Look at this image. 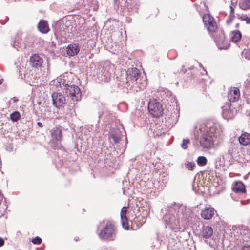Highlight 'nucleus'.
<instances>
[{"mask_svg":"<svg viewBox=\"0 0 250 250\" xmlns=\"http://www.w3.org/2000/svg\"><path fill=\"white\" fill-rule=\"evenodd\" d=\"M190 141L188 139H184L181 144V147L184 149H186L188 148V145L190 143Z\"/></svg>","mask_w":250,"mask_h":250,"instance_id":"obj_30","label":"nucleus"},{"mask_svg":"<svg viewBox=\"0 0 250 250\" xmlns=\"http://www.w3.org/2000/svg\"><path fill=\"white\" fill-rule=\"evenodd\" d=\"M245 56L247 59L250 60V48L248 49L245 51Z\"/></svg>","mask_w":250,"mask_h":250,"instance_id":"obj_34","label":"nucleus"},{"mask_svg":"<svg viewBox=\"0 0 250 250\" xmlns=\"http://www.w3.org/2000/svg\"><path fill=\"white\" fill-rule=\"evenodd\" d=\"M51 137L52 142H61L62 139V130L58 127H54L51 130Z\"/></svg>","mask_w":250,"mask_h":250,"instance_id":"obj_15","label":"nucleus"},{"mask_svg":"<svg viewBox=\"0 0 250 250\" xmlns=\"http://www.w3.org/2000/svg\"><path fill=\"white\" fill-rule=\"evenodd\" d=\"M231 105V104H229L228 106L223 107V117L227 120L233 118L234 116L233 112L230 107Z\"/></svg>","mask_w":250,"mask_h":250,"instance_id":"obj_18","label":"nucleus"},{"mask_svg":"<svg viewBox=\"0 0 250 250\" xmlns=\"http://www.w3.org/2000/svg\"><path fill=\"white\" fill-rule=\"evenodd\" d=\"M239 143L244 146L250 145V133L244 132L238 138Z\"/></svg>","mask_w":250,"mask_h":250,"instance_id":"obj_19","label":"nucleus"},{"mask_svg":"<svg viewBox=\"0 0 250 250\" xmlns=\"http://www.w3.org/2000/svg\"><path fill=\"white\" fill-rule=\"evenodd\" d=\"M239 145L237 143L231 142L229 144V146L227 150V154L231 158L238 155L240 153Z\"/></svg>","mask_w":250,"mask_h":250,"instance_id":"obj_12","label":"nucleus"},{"mask_svg":"<svg viewBox=\"0 0 250 250\" xmlns=\"http://www.w3.org/2000/svg\"><path fill=\"white\" fill-rule=\"evenodd\" d=\"M130 75V79L132 81V83L138 80L140 77V71L136 68H132L131 70H129Z\"/></svg>","mask_w":250,"mask_h":250,"instance_id":"obj_21","label":"nucleus"},{"mask_svg":"<svg viewBox=\"0 0 250 250\" xmlns=\"http://www.w3.org/2000/svg\"><path fill=\"white\" fill-rule=\"evenodd\" d=\"M218 129L214 125L210 126L206 132L200 137V146L205 149H210L214 147V141L217 137Z\"/></svg>","mask_w":250,"mask_h":250,"instance_id":"obj_1","label":"nucleus"},{"mask_svg":"<svg viewBox=\"0 0 250 250\" xmlns=\"http://www.w3.org/2000/svg\"><path fill=\"white\" fill-rule=\"evenodd\" d=\"M202 20L205 26L209 32H216L217 31V23L213 16L210 14H204L202 17Z\"/></svg>","mask_w":250,"mask_h":250,"instance_id":"obj_4","label":"nucleus"},{"mask_svg":"<svg viewBox=\"0 0 250 250\" xmlns=\"http://www.w3.org/2000/svg\"><path fill=\"white\" fill-rule=\"evenodd\" d=\"M53 104L58 108L63 107L66 99L64 95L59 92H54L52 94Z\"/></svg>","mask_w":250,"mask_h":250,"instance_id":"obj_6","label":"nucleus"},{"mask_svg":"<svg viewBox=\"0 0 250 250\" xmlns=\"http://www.w3.org/2000/svg\"><path fill=\"white\" fill-rule=\"evenodd\" d=\"M10 118L13 122H17L21 118L19 112L15 111L10 115Z\"/></svg>","mask_w":250,"mask_h":250,"instance_id":"obj_27","label":"nucleus"},{"mask_svg":"<svg viewBox=\"0 0 250 250\" xmlns=\"http://www.w3.org/2000/svg\"><path fill=\"white\" fill-rule=\"evenodd\" d=\"M80 51V47L78 44H69L67 46V54L70 56H74L77 55Z\"/></svg>","mask_w":250,"mask_h":250,"instance_id":"obj_20","label":"nucleus"},{"mask_svg":"<svg viewBox=\"0 0 250 250\" xmlns=\"http://www.w3.org/2000/svg\"><path fill=\"white\" fill-rule=\"evenodd\" d=\"M136 84L138 85V87L140 90L144 89L147 84V81L143 79V77L138 79V80L136 81Z\"/></svg>","mask_w":250,"mask_h":250,"instance_id":"obj_23","label":"nucleus"},{"mask_svg":"<svg viewBox=\"0 0 250 250\" xmlns=\"http://www.w3.org/2000/svg\"><path fill=\"white\" fill-rule=\"evenodd\" d=\"M150 113L154 117L162 116L163 108L162 104L156 100H151L148 105Z\"/></svg>","mask_w":250,"mask_h":250,"instance_id":"obj_3","label":"nucleus"},{"mask_svg":"<svg viewBox=\"0 0 250 250\" xmlns=\"http://www.w3.org/2000/svg\"><path fill=\"white\" fill-rule=\"evenodd\" d=\"M31 241L34 244H40L42 240L40 237L37 236L35 238H33Z\"/></svg>","mask_w":250,"mask_h":250,"instance_id":"obj_33","label":"nucleus"},{"mask_svg":"<svg viewBox=\"0 0 250 250\" xmlns=\"http://www.w3.org/2000/svg\"><path fill=\"white\" fill-rule=\"evenodd\" d=\"M217 34L214 37V40L221 49H227L230 46L229 41L226 39L225 33L223 30L217 31Z\"/></svg>","mask_w":250,"mask_h":250,"instance_id":"obj_5","label":"nucleus"},{"mask_svg":"<svg viewBox=\"0 0 250 250\" xmlns=\"http://www.w3.org/2000/svg\"><path fill=\"white\" fill-rule=\"evenodd\" d=\"M166 217V222L170 225L172 229L175 231H180L182 229L179 220L176 219L175 216L167 215Z\"/></svg>","mask_w":250,"mask_h":250,"instance_id":"obj_9","label":"nucleus"},{"mask_svg":"<svg viewBox=\"0 0 250 250\" xmlns=\"http://www.w3.org/2000/svg\"><path fill=\"white\" fill-rule=\"evenodd\" d=\"M213 234V229L209 226H204L201 232V236L205 239L210 238Z\"/></svg>","mask_w":250,"mask_h":250,"instance_id":"obj_17","label":"nucleus"},{"mask_svg":"<svg viewBox=\"0 0 250 250\" xmlns=\"http://www.w3.org/2000/svg\"><path fill=\"white\" fill-rule=\"evenodd\" d=\"M37 125L40 127H43V125L41 123V122H38L37 123Z\"/></svg>","mask_w":250,"mask_h":250,"instance_id":"obj_37","label":"nucleus"},{"mask_svg":"<svg viewBox=\"0 0 250 250\" xmlns=\"http://www.w3.org/2000/svg\"><path fill=\"white\" fill-rule=\"evenodd\" d=\"M240 98V91L236 87H231L228 92V100L231 102L238 101Z\"/></svg>","mask_w":250,"mask_h":250,"instance_id":"obj_8","label":"nucleus"},{"mask_svg":"<svg viewBox=\"0 0 250 250\" xmlns=\"http://www.w3.org/2000/svg\"><path fill=\"white\" fill-rule=\"evenodd\" d=\"M238 19L241 21H246L247 24H250V17H249L246 14H243L241 16L238 17Z\"/></svg>","mask_w":250,"mask_h":250,"instance_id":"obj_29","label":"nucleus"},{"mask_svg":"<svg viewBox=\"0 0 250 250\" xmlns=\"http://www.w3.org/2000/svg\"><path fill=\"white\" fill-rule=\"evenodd\" d=\"M215 210L210 207H206V208L201 210V216L205 220H209L211 219L214 215Z\"/></svg>","mask_w":250,"mask_h":250,"instance_id":"obj_14","label":"nucleus"},{"mask_svg":"<svg viewBox=\"0 0 250 250\" xmlns=\"http://www.w3.org/2000/svg\"><path fill=\"white\" fill-rule=\"evenodd\" d=\"M241 250H250V245L244 246Z\"/></svg>","mask_w":250,"mask_h":250,"instance_id":"obj_35","label":"nucleus"},{"mask_svg":"<svg viewBox=\"0 0 250 250\" xmlns=\"http://www.w3.org/2000/svg\"><path fill=\"white\" fill-rule=\"evenodd\" d=\"M239 26H240V24L239 23H237V24H236L235 27L237 28H238L239 27Z\"/></svg>","mask_w":250,"mask_h":250,"instance_id":"obj_40","label":"nucleus"},{"mask_svg":"<svg viewBox=\"0 0 250 250\" xmlns=\"http://www.w3.org/2000/svg\"><path fill=\"white\" fill-rule=\"evenodd\" d=\"M110 138L115 143H119L120 140V138L114 134H111Z\"/></svg>","mask_w":250,"mask_h":250,"instance_id":"obj_32","label":"nucleus"},{"mask_svg":"<svg viewBox=\"0 0 250 250\" xmlns=\"http://www.w3.org/2000/svg\"><path fill=\"white\" fill-rule=\"evenodd\" d=\"M207 159L205 156H199L197 159V163L199 166H204L207 164Z\"/></svg>","mask_w":250,"mask_h":250,"instance_id":"obj_28","label":"nucleus"},{"mask_svg":"<svg viewBox=\"0 0 250 250\" xmlns=\"http://www.w3.org/2000/svg\"><path fill=\"white\" fill-rule=\"evenodd\" d=\"M139 216L135 217L131 222L132 228L133 229H136L142 225L141 223H138L137 222L139 221Z\"/></svg>","mask_w":250,"mask_h":250,"instance_id":"obj_26","label":"nucleus"},{"mask_svg":"<svg viewBox=\"0 0 250 250\" xmlns=\"http://www.w3.org/2000/svg\"><path fill=\"white\" fill-rule=\"evenodd\" d=\"M43 63V59L38 54H34L30 57L29 64L32 68L38 69L41 68Z\"/></svg>","mask_w":250,"mask_h":250,"instance_id":"obj_7","label":"nucleus"},{"mask_svg":"<svg viewBox=\"0 0 250 250\" xmlns=\"http://www.w3.org/2000/svg\"><path fill=\"white\" fill-rule=\"evenodd\" d=\"M70 96L73 100L77 101L81 96V91L79 87L75 85H69L67 88Z\"/></svg>","mask_w":250,"mask_h":250,"instance_id":"obj_10","label":"nucleus"},{"mask_svg":"<svg viewBox=\"0 0 250 250\" xmlns=\"http://www.w3.org/2000/svg\"><path fill=\"white\" fill-rule=\"evenodd\" d=\"M230 12L226 22L228 24H230L235 18L234 9L232 6H230Z\"/></svg>","mask_w":250,"mask_h":250,"instance_id":"obj_25","label":"nucleus"},{"mask_svg":"<svg viewBox=\"0 0 250 250\" xmlns=\"http://www.w3.org/2000/svg\"><path fill=\"white\" fill-rule=\"evenodd\" d=\"M117 233V229L115 225L108 221L100 230L98 236L103 240L113 241L116 238Z\"/></svg>","mask_w":250,"mask_h":250,"instance_id":"obj_2","label":"nucleus"},{"mask_svg":"<svg viewBox=\"0 0 250 250\" xmlns=\"http://www.w3.org/2000/svg\"><path fill=\"white\" fill-rule=\"evenodd\" d=\"M237 4V1L235 2V3L232 2L230 6H232L234 8L235 7L236 5Z\"/></svg>","mask_w":250,"mask_h":250,"instance_id":"obj_38","label":"nucleus"},{"mask_svg":"<svg viewBox=\"0 0 250 250\" xmlns=\"http://www.w3.org/2000/svg\"><path fill=\"white\" fill-rule=\"evenodd\" d=\"M186 168L189 170H193L195 167V164L193 162H188L186 164Z\"/></svg>","mask_w":250,"mask_h":250,"instance_id":"obj_31","label":"nucleus"},{"mask_svg":"<svg viewBox=\"0 0 250 250\" xmlns=\"http://www.w3.org/2000/svg\"><path fill=\"white\" fill-rule=\"evenodd\" d=\"M128 208V207H123L120 212L122 226V227L125 230H129L128 221L126 216V213Z\"/></svg>","mask_w":250,"mask_h":250,"instance_id":"obj_13","label":"nucleus"},{"mask_svg":"<svg viewBox=\"0 0 250 250\" xmlns=\"http://www.w3.org/2000/svg\"><path fill=\"white\" fill-rule=\"evenodd\" d=\"M232 190L238 194H245L246 193V189L245 185L241 181H235L233 184Z\"/></svg>","mask_w":250,"mask_h":250,"instance_id":"obj_11","label":"nucleus"},{"mask_svg":"<svg viewBox=\"0 0 250 250\" xmlns=\"http://www.w3.org/2000/svg\"><path fill=\"white\" fill-rule=\"evenodd\" d=\"M4 239L0 237V247L3 246L4 245Z\"/></svg>","mask_w":250,"mask_h":250,"instance_id":"obj_36","label":"nucleus"},{"mask_svg":"<svg viewBox=\"0 0 250 250\" xmlns=\"http://www.w3.org/2000/svg\"><path fill=\"white\" fill-rule=\"evenodd\" d=\"M2 82L1 80H0V84H1L2 83Z\"/></svg>","mask_w":250,"mask_h":250,"instance_id":"obj_41","label":"nucleus"},{"mask_svg":"<svg viewBox=\"0 0 250 250\" xmlns=\"http://www.w3.org/2000/svg\"><path fill=\"white\" fill-rule=\"evenodd\" d=\"M203 5H204V6H205V7H206V11H207V12H208V7L207 6H206V3H205V2H203Z\"/></svg>","mask_w":250,"mask_h":250,"instance_id":"obj_39","label":"nucleus"},{"mask_svg":"<svg viewBox=\"0 0 250 250\" xmlns=\"http://www.w3.org/2000/svg\"><path fill=\"white\" fill-rule=\"evenodd\" d=\"M37 28L39 31L42 34H47L50 31L49 24L47 21L41 20L39 22Z\"/></svg>","mask_w":250,"mask_h":250,"instance_id":"obj_16","label":"nucleus"},{"mask_svg":"<svg viewBox=\"0 0 250 250\" xmlns=\"http://www.w3.org/2000/svg\"><path fill=\"white\" fill-rule=\"evenodd\" d=\"M239 7L243 10H247L250 9V1H240Z\"/></svg>","mask_w":250,"mask_h":250,"instance_id":"obj_24","label":"nucleus"},{"mask_svg":"<svg viewBox=\"0 0 250 250\" xmlns=\"http://www.w3.org/2000/svg\"><path fill=\"white\" fill-rule=\"evenodd\" d=\"M231 41L234 42L239 41L242 38L241 33L239 30L232 31Z\"/></svg>","mask_w":250,"mask_h":250,"instance_id":"obj_22","label":"nucleus"}]
</instances>
